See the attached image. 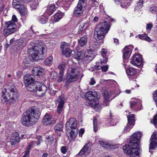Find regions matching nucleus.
Here are the masks:
<instances>
[{
    "mask_svg": "<svg viewBox=\"0 0 157 157\" xmlns=\"http://www.w3.org/2000/svg\"><path fill=\"white\" fill-rule=\"evenodd\" d=\"M150 12L153 14H157V7L154 6H151L149 8Z\"/></svg>",
    "mask_w": 157,
    "mask_h": 157,
    "instance_id": "41",
    "label": "nucleus"
},
{
    "mask_svg": "<svg viewBox=\"0 0 157 157\" xmlns=\"http://www.w3.org/2000/svg\"><path fill=\"white\" fill-rule=\"evenodd\" d=\"M13 7L16 9H19V12L22 16H26L28 12L25 7L24 5H20L18 3L13 2Z\"/></svg>",
    "mask_w": 157,
    "mask_h": 157,
    "instance_id": "15",
    "label": "nucleus"
},
{
    "mask_svg": "<svg viewBox=\"0 0 157 157\" xmlns=\"http://www.w3.org/2000/svg\"><path fill=\"white\" fill-rule=\"evenodd\" d=\"M54 139L51 136H49L46 137V143L47 144V146H50L52 144L53 142Z\"/></svg>",
    "mask_w": 157,
    "mask_h": 157,
    "instance_id": "30",
    "label": "nucleus"
},
{
    "mask_svg": "<svg viewBox=\"0 0 157 157\" xmlns=\"http://www.w3.org/2000/svg\"><path fill=\"white\" fill-rule=\"evenodd\" d=\"M130 103V107L132 108L134 107L136 104V102L135 101H131Z\"/></svg>",
    "mask_w": 157,
    "mask_h": 157,
    "instance_id": "61",
    "label": "nucleus"
},
{
    "mask_svg": "<svg viewBox=\"0 0 157 157\" xmlns=\"http://www.w3.org/2000/svg\"><path fill=\"white\" fill-rule=\"evenodd\" d=\"M60 5L66 10H67L71 4V2L69 0H63L62 2H60Z\"/></svg>",
    "mask_w": 157,
    "mask_h": 157,
    "instance_id": "24",
    "label": "nucleus"
},
{
    "mask_svg": "<svg viewBox=\"0 0 157 157\" xmlns=\"http://www.w3.org/2000/svg\"><path fill=\"white\" fill-rule=\"evenodd\" d=\"M38 82H35L33 84H30L26 86L27 90L30 92H35L37 96L40 97L43 95L47 90V88L45 85H41L38 87L37 84H39Z\"/></svg>",
    "mask_w": 157,
    "mask_h": 157,
    "instance_id": "7",
    "label": "nucleus"
},
{
    "mask_svg": "<svg viewBox=\"0 0 157 157\" xmlns=\"http://www.w3.org/2000/svg\"><path fill=\"white\" fill-rule=\"evenodd\" d=\"M62 52V53L67 57H69L72 53V50L69 48L63 49Z\"/></svg>",
    "mask_w": 157,
    "mask_h": 157,
    "instance_id": "32",
    "label": "nucleus"
},
{
    "mask_svg": "<svg viewBox=\"0 0 157 157\" xmlns=\"http://www.w3.org/2000/svg\"><path fill=\"white\" fill-rule=\"evenodd\" d=\"M75 132H76V130H75L74 131L71 130L69 133V136L72 139H75L76 137V135Z\"/></svg>",
    "mask_w": 157,
    "mask_h": 157,
    "instance_id": "46",
    "label": "nucleus"
},
{
    "mask_svg": "<svg viewBox=\"0 0 157 157\" xmlns=\"http://www.w3.org/2000/svg\"><path fill=\"white\" fill-rule=\"evenodd\" d=\"M35 143V142L33 141L28 146L25 151L30 152V148L33 146V145Z\"/></svg>",
    "mask_w": 157,
    "mask_h": 157,
    "instance_id": "53",
    "label": "nucleus"
},
{
    "mask_svg": "<svg viewBox=\"0 0 157 157\" xmlns=\"http://www.w3.org/2000/svg\"><path fill=\"white\" fill-rule=\"evenodd\" d=\"M153 122L155 125H157V114L154 116Z\"/></svg>",
    "mask_w": 157,
    "mask_h": 157,
    "instance_id": "56",
    "label": "nucleus"
},
{
    "mask_svg": "<svg viewBox=\"0 0 157 157\" xmlns=\"http://www.w3.org/2000/svg\"><path fill=\"white\" fill-rule=\"evenodd\" d=\"M83 53V52H82V51H79L78 52L77 55L78 56L79 58L81 59L83 57V56H85V55H84ZM84 57H85V56H84Z\"/></svg>",
    "mask_w": 157,
    "mask_h": 157,
    "instance_id": "52",
    "label": "nucleus"
},
{
    "mask_svg": "<svg viewBox=\"0 0 157 157\" xmlns=\"http://www.w3.org/2000/svg\"><path fill=\"white\" fill-rule=\"evenodd\" d=\"M66 66V63H62L60 64L58 66V68L60 70V71H62L64 73L65 68Z\"/></svg>",
    "mask_w": 157,
    "mask_h": 157,
    "instance_id": "39",
    "label": "nucleus"
},
{
    "mask_svg": "<svg viewBox=\"0 0 157 157\" xmlns=\"http://www.w3.org/2000/svg\"><path fill=\"white\" fill-rule=\"evenodd\" d=\"M100 43L98 41L94 43L90 42V46L87 50V54L85 56V59L88 61H91L96 55V52Z\"/></svg>",
    "mask_w": 157,
    "mask_h": 157,
    "instance_id": "6",
    "label": "nucleus"
},
{
    "mask_svg": "<svg viewBox=\"0 0 157 157\" xmlns=\"http://www.w3.org/2000/svg\"><path fill=\"white\" fill-rule=\"evenodd\" d=\"M91 146L90 143L86 144L79 153V155L83 157H86L90 152Z\"/></svg>",
    "mask_w": 157,
    "mask_h": 157,
    "instance_id": "12",
    "label": "nucleus"
},
{
    "mask_svg": "<svg viewBox=\"0 0 157 157\" xmlns=\"http://www.w3.org/2000/svg\"><path fill=\"white\" fill-rule=\"evenodd\" d=\"M56 121L52 115L47 113L44 117L42 122L44 124L48 125L55 123Z\"/></svg>",
    "mask_w": 157,
    "mask_h": 157,
    "instance_id": "14",
    "label": "nucleus"
},
{
    "mask_svg": "<svg viewBox=\"0 0 157 157\" xmlns=\"http://www.w3.org/2000/svg\"><path fill=\"white\" fill-rule=\"evenodd\" d=\"M126 71L127 75L130 76L134 75L137 72L136 70L132 67H129L128 69Z\"/></svg>",
    "mask_w": 157,
    "mask_h": 157,
    "instance_id": "26",
    "label": "nucleus"
},
{
    "mask_svg": "<svg viewBox=\"0 0 157 157\" xmlns=\"http://www.w3.org/2000/svg\"><path fill=\"white\" fill-rule=\"evenodd\" d=\"M44 69L40 67H35L32 70V72L35 75L40 76L44 73Z\"/></svg>",
    "mask_w": 157,
    "mask_h": 157,
    "instance_id": "20",
    "label": "nucleus"
},
{
    "mask_svg": "<svg viewBox=\"0 0 157 157\" xmlns=\"http://www.w3.org/2000/svg\"><path fill=\"white\" fill-rule=\"evenodd\" d=\"M89 6L90 7H97L98 5V3L96 0H90L89 1Z\"/></svg>",
    "mask_w": 157,
    "mask_h": 157,
    "instance_id": "35",
    "label": "nucleus"
},
{
    "mask_svg": "<svg viewBox=\"0 0 157 157\" xmlns=\"http://www.w3.org/2000/svg\"><path fill=\"white\" fill-rule=\"evenodd\" d=\"M143 0H139V2L137 3V5L136 6L135 9L138 10L141 8L143 6Z\"/></svg>",
    "mask_w": 157,
    "mask_h": 157,
    "instance_id": "43",
    "label": "nucleus"
},
{
    "mask_svg": "<svg viewBox=\"0 0 157 157\" xmlns=\"http://www.w3.org/2000/svg\"><path fill=\"white\" fill-rule=\"evenodd\" d=\"M79 73L78 70L75 68H72L70 71L67 72V80L65 86L67 87L71 82L77 81L79 77Z\"/></svg>",
    "mask_w": 157,
    "mask_h": 157,
    "instance_id": "8",
    "label": "nucleus"
},
{
    "mask_svg": "<svg viewBox=\"0 0 157 157\" xmlns=\"http://www.w3.org/2000/svg\"><path fill=\"white\" fill-rule=\"evenodd\" d=\"M63 108L57 107V112L59 114L61 113L62 111Z\"/></svg>",
    "mask_w": 157,
    "mask_h": 157,
    "instance_id": "62",
    "label": "nucleus"
},
{
    "mask_svg": "<svg viewBox=\"0 0 157 157\" xmlns=\"http://www.w3.org/2000/svg\"><path fill=\"white\" fill-rule=\"evenodd\" d=\"M63 15L59 13H56L53 16H52L50 19L51 23H53L59 21L62 18Z\"/></svg>",
    "mask_w": 157,
    "mask_h": 157,
    "instance_id": "21",
    "label": "nucleus"
},
{
    "mask_svg": "<svg viewBox=\"0 0 157 157\" xmlns=\"http://www.w3.org/2000/svg\"><path fill=\"white\" fill-rule=\"evenodd\" d=\"M99 93L95 91H89L84 95L87 100L85 102V104L88 106L95 108L98 105L99 101L97 98L98 97Z\"/></svg>",
    "mask_w": 157,
    "mask_h": 157,
    "instance_id": "5",
    "label": "nucleus"
},
{
    "mask_svg": "<svg viewBox=\"0 0 157 157\" xmlns=\"http://www.w3.org/2000/svg\"><path fill=\"white\" fill-rule=\"evenodd\" d=\"M85 24H86L85 23H82L80 24L78 30V33H80L83 31V28L85 25Z\"/></svg>",
    "mask_w": 157,
    "mask_h": 157,
    "instance_id": "49",
    "label": "nucleus"
},
{
    "mask_svg": "<svg viewBox=\"0 0 157 157\" xmlns=\"http://www.w3.org/2000/svg\"><path fill=\"white\" fill-rule=\"evenodd\" d=\"M18 4L20 5H24L23 4L24 1L23 0H13V2Z\"/></svg>",
    "mask_w": 157,
    "mask_h": 157,
    "instance_id": "54",
    "label": "nucleus"
},
{
    "mask_svg": "<svg viewBox=\"0 0 157 157\" xmlns=\"http://www.w3.org/2000/svg\"><path fill=\"white\" fill-rule=\"evenodd\" d=\"M77 122L76 120L74 118H70L68 121H67L66 123L65 127L67 129H74L76 130V132H77Z\"/></svg>",
    "mask_w": 157,
    "mask_h": 157,
    "instance_id": "10",
    "label": "nucleus"
},
{
    "mask_svg": "<svg viewBox=\"0 0 157 157\" xmlns=\"http://www.w3.org/2000/svg\"><path fill=\"white\" fill-rule=\"evenodd\" d=\"M84 131L83 129L81 128L80 129L79 131V136L80 137H82L84 134Z\"/></svg>",
    "mask_w": 157,
    "mask_h": 157,
    "instance_id": "59",
    "label": "nucleus"
},
{
    "mask_svg": "<svg viewBox=\"0 0 157 157\" xmlns=\"http://www.w3.org/2000/svg\"><path fill=\"white\" fill-rule=\"evenodd\" d=\"M129 5V3L127 2H122L121 4V6L123 8H125L128 7Z\"/></svg>",
    "mask_w": 157,
    "mask_h": 157,
    "instance_id": "50",
    "label": "nucleus"
},
{
    "mask_svg": "<svg viewBox=\"0 0 157 157\" xmlns=\"http://www.w3.org/2000/svg\"><path fill=\"white\" fill-rule=\"evenodd\" d=\"M157 147V134L154 132L152 135L151 142L149 144V149H153Z\"/></svg>",
    "mask_w": 157,
    "mask_h": 157,
    "instance_id": "16",
    "label": "nucleus"
},
{
    "mask_svg": "<svg viewBox=\"0 0 157 157\" xmlns=\"http://www.w3.org/2000/svg\"><path fill=\"white\" fill-rule=\"evenodd\" d=\"M61 151L63 154H65L67 151L66 148L65 146H63L61 148Z\"/></svg>",
    "mask_w": 157,
    "mask_h": 157,
    "instance_id": "57",
    "label": "nucleus"
},
{
    "mask_svg": "<svg viewBox=\"0 0 157 157\" xmlns=\"http://www.w3.org/2000/svg\"><path fill=\"white\" fill-rule=\"evenodd\" d=\"M99 143L100 145L104 148L108 150H110L112 147V145H111L107 142H104L103 141H99Z\"/></svg>",
    "mask_w": 157,
    "mask_h": 157,
    "instance_id": "27",
    "label": "nucleus"
},
{
    "mask_svg": "<svg viewBox=\"0 0 157 157\" xmlns=\"http://www.w3.org/2000/svg\"><path fill=\"white\" fill-rule=\"evenodd\" d=\"M87 42L86 40H78V45L82 47L86 45Z\"/></svg>",
    "mask_w": 157,
    "mask_h": 157,
    "instance_id": "40",
    "label": "nucleus"
},
{
    "mask_svg": "<svg viewBox=\"0 0 157 157\" xmlns=\"http://www.w3.org/2000/svg\"><path fill=\"white\" fill-rule=\"evenodd\" d=\"M110 23L104 21L97 25L95 29L94 37L95 39L104 38L105 34L110 29Z\"/></svg>",
    "mask_w": 157,
    "mask_h": 157,
    "instance_id": "4",
    "label": "nucleus"
},
{
    "mask_svg": "<svg viewBox=\"0 0 157 157\" xmlns=\"http://www.w3.org/2000/svg\"><path fill=\"white\" fill-rule=\"evenodd\" d=\"M142 134L139 132L131 136L128 144L123 147L124 153L131 157H138L140 154L139 141Z\"/></svg>",
    "mask_w": 157,
    "mask_h": 157,
    "instance_id": "1",
    "label": "nucleus"
},
{
    "mask_svg": "<svg viewBox=\"0 0 157 157\" xmlns=\"http://www.w3.org/2000/svg\"><path fill=\"white\" fill-rule=\"evenodd\" d=\"M2 94L1 100L2 103H4L11 100L10 94L7 92V89L5 86H4L2 89Z\"/></svg>",
    "mask_w": 157,
    "mask_h": 157,
    "instance_id": "13",
    "label": "nucleus"
},
{
    "mask_svg": "<svg viewBox=\"0 0 157 157\" xmlns=\"http://www.w3.org/2000/svg\"><path fill=\"white\" fill-rule=\"evenodd\" d=\"M25 154L22 157H29V152L25 151Z\"/></svg>",
    "mask_w": 157,
    "mask_h": 157,
    "instance_id": "63",
    "label": "nucleus"
},
{
    "mask_svg": "<svg viewBox=\"0 0 157 157\" xmlns=\"http://www.w3.org/2000/svg\"><path fill=\"white\" fill-rule=\"evenodd\" d=\"M134 125L133 124H131L128 123L122 132V133L124 134L130 131Z\"/></svg>",
    "mask_w": 157,
    "mask_h": 157,
    "instance_id": "25",
    "label": "nucleus"
},
{
    "mask_svg": "<svg viewBox=\"0 0 157 157\" xmlns=\"http://www.w3.org/2000/svg\"><path fill=\"white\" fill-rule=\"evenodd\" d=\"M142 56L140 54H135L131 59L130 62L133 65L139 67L142 65Z\"/></svg>",
    "mask_w": 157,
    "mask_h": 157,
    "instance_id": "9",
    "label": "nucleus"
},
{
    "mask_svg": "<svg viewBox=\"0 0 157 157\" xmlns=\"http://www.w3.org/2000/svg\"><path fill=\"white\" fill-rule=\"evenodd\" d=\"M56 7L54 4H52L49 5L45 11V13H47L49 16L52 15L56 10Z\"/></svg>",
    "mask_w": 157,
    "mask_h": 157,
    "instance_id": "23",
    "label": "nucleus"
},
{
    "mask_svg": "<svg viewBox=\"0 0 157 157\" xmlns=\"http://www.w3.org/2000/svg\"><path fill=\"white\" fill-rule=\"evenodd\" d=\"M129 47H131L132 49L133 48V46L131 45L128 46V48L127 46H126L122 50V52L123 54V57L125 59L128 58L132 53V50L129 48Z\"/></svg>",
    "mask_w": 157,
    "mask_h": 157,
    "instance_id": "17",
    "label": "nucleus"
},
{
    "mask_svg": "<svg viewBox=\"0 0 157 157\" xmlns=\"http://www.w3.org/2000/svg\"><path fill=\"white\" fill-rule=\"evenodd\" d=\"M101 68L103 71L106 72L108 70V67L107 65H106L102 67H101Z\"/></svg>",
    "mask_w": 157,
    "mask_h": 157,
    "instance_id": "58",
    "label": "nucleus"
},
{
    "mask_svg": "<svg viewBox=\"0 0 157 157\" xmlns=\"http://www.w3.org/2000/svg\"><path fill=\"white\" fill-rule=\"evenodd\" d=\"M64 73L62 71H59L57 79L58 82H60L64 80L65 78L64 76Z\"/></svg>",
    "mask_w": 157,
    "mask_h": 157,
    "instance_id": "33",
    "label": "nucleus"
},
{
    "mask_svg": "<svg viewBox=\"0 0 157 157\" xmlns=\"http://www.w3.org/2000/svg\"><path fill=\"white\" fill-rule=\"evenodd\" d=\"M83 11L74 10L73 11V14L75 16L79 17L82 15L83 13Z\"/></svg>",
    "mask_w": 157,
    "mask_h": 157,
    "instance_id": "42",
    "label": "nucleus"
},
{
    "mask_svg": "<svg viewBox=\"0 0 157 157\" xmlns=\"http://www.w3.org/2000/svg\"><path fill=\"white\" fill-rule=\"evenodd\" d=\"M94 130V132H96L98 130L97 120L96 119H94L93 121Z\"/></svg>",
    "mask_w": 157,
    "mask_h": 157,
    "instance_id": "48",
    "label": "nucleus"
},
{
    "mask_svg": "<svg viewBox=\"0 0 157 157\" xmlns=\"http://www.w3.org/2000/svg\"><path fill=\"white\" fill-rule=\"evenodd\" d=\"M153 27V25L151 23H150L147 24L146 29L147 30H151Z\"/></svg>",
    "mask_w": 157,
    "mask_h": 157,
    "instance_id": "55",
    "label": "nucleus"
},
{
    "mask_svg": "<svg viewBox=\"0 0 157 157\" xmlns=\"http://www.w3.org/2000/svg\"><path fill=\"white\" fill-rule=\"evenodd\" d=\"M139 38L140 39H150V38L147 36V35L146 34H139L137 36H136V38Z\"/></svg>",
    "mask_w": 157,
    "mask_h": 157,
    "instance_id": "38",
    "label": "nucleus"
},
{
    "mask_svg": "<svg viewBox=\"0 0 157 157\" xmlns=\"http://www.w3.org/2000/svg\"><path fill=\"white\" fill-rule=\"evenodd\" d=\"M40 116V109L37 107L32 106L24 113L21 118V123L25 126L33 125L37 121Z\"/></svg>",
    "mask_w": 157,
    "mask_h": 157,
    "instance_id": "2",
    "label": "nucleus"
},
{
    "mask_svg": "<svg viewBox=\"0 0 157 157\" xmlns=\"http://www.w3.org/2000/svg\"><path fill=\"white\" fill-rule=\"evenodd\" d=\"M69 46V44L65 42H63L61 44V51L63 50H64L68 48H67Z\"/></svg>",
    "mask_w": 157,
    "mask_h": 157,
    "instance_id": "45",
    "label": "nucleus"
},
{
    "mask_svg": "<svg viewBox=\"0 0 157 157\" xmlns=\"http://www.w3.org/2000/svg\"><path fill=\"white\" fill-rule=\"evenodd\" d=\"M53 60V57L50 56L47 58L44 61V64L46 65H49L51 64Z\"/></svg>",
    "mask_w": 157,
    "mask_h": 157,
    "instance_id": "34",
    "label": "nucleus"
},
{
    "mask_svg": "<svg viewBox=\"0 0 157 157\" xmlns=\"http://www.w3.org/2000/svg\"><path fill=\"white\" fill-rule=\"evenodd\" d=\"M95 83V81L94 78H92L90 82V84L93 85Z\"/></svg>",
    "mask_w": 157,
    "mask_h": 157,
    "instance_id": "64",
    "label": "nucleus"
},
{
    "mask_svg": "<svg viewBox=\"0 0 157 157\" xmlns=\"http://www.w3.org/2000/svg\"><path fill=\"white\" fill-rule=\"evenodd\" d=\"M48 18L45 15L41 16L39 18V22L42 24H45L48 21Z\"/></svg>",
    "mask_w": 157,
    "mask_h": 157,
    "instance_id": "28",
    "label": "nucleus"
},
{
    "mask_svg": "<svg viewBox=\"0 0 157 157\" xmlns=\"http://www.w3.org/2000/svg\"><path fill=\"white\" fill-rule=\"evenodd\" d=\"M28 52L32 59L35 61L43 59L46 55L44 47L39 44H36L33 47L30 48L28 50Z\"/></svg>",
    "mask_w": 157,
    "mask_h": 157,
    "instance_id": "3",
    "label": "nucleus"
},
{
    "mask_svg": "<svg viewBox=\"0 0 157 157\" xmlns=\"http://www.w3.org/2000/svg\"><path fill=\"white\" fill-rule=\"evenodd\" d=\"M11 96H12L11 97V100H12V101L13 100H17L18 98V94L17 93H12L10 94Z\"/></svg>",
    "mask_w": 157,
    "mask_h": 157,
    "instance_id": "44",
    "label": "nucleus"
},
{
    "mask_svg": "<svg viewBox=\"0 0 157 157\" xmlns=\"http://www.w3.org/2000/svg\"><path fill=\"white\" fill-rule=\"evenodd\" d=\"M128 123L131 124H135V117L133 114L129 113L128 116H127Z\"/></svg>",
    "mask_w": 157,
    "mask_h": 157,
    "instance_id": "29",
    "label": "nucleus"
},
{
    "mask_svg": "<svg viewBox=\"0 0 157 157\" xmlns=\"http://www.w3.org/2000/svg\"><path fill=\"white\" fill-rule=\"evenodd\" d=\"M107 52V50L106 49L103 48L101 49V54L103 58L106 57V53Z\"/></svg>",
    "mask_w": 157,
    "mask_h": 157,
    "instance_id": "51",
    "label": "nucleus"
},
{
    "mask_svg": "<svg viewBox=\"0 0 157 157\" xmlns=\"http://www.w3.org/2000/svg\"><path fill=\"white\" fill-rule=\"evenodd\" d=\"M5 26L6 28V31L8 35L13 33L16 29V26L15 24L11 21L6 23Z\"/></svg>",
    "mask_w": 157,
    "mask_h": 157,
    "instance_id": "11",
    "label": "nucleus"
},
{
    "mask_svg": "<svg viewBox=\"0 0 157 157\" xmlns=\"http://www.w3.org/2000/svg\"><path fill=\"white\" fill-rule=\"evenodd\" d=\"M20 141L19 136L17 132H14L12 134L10 140V142L12 145H14L18 143Z\"/></svg>",
    "mask_w": 157,
    "mask_h": 157,
    "instance_id": "19",
    "label": "nucleus"
},
{
    "mask_svg": "<svg viewBox=\"0 0 157 157\" xmlns=\"http://www.w3.org/2000/svg\"><path fill=\"white\" fill-rule=\"evenodd\" d=\"M65 98H64L63 96H61L59 97V104L58 106V107H63V105L64 104V100Z\"/></svg>",
    "mask_w": 157,
    "mask_h": 157,
    "instance_id": "37",
    "label": "nucleus"
},
{
    "mask_svg": "<svg viewBox=\"0 0 157 157\" xmlns=\"http://www.w3.org/2000/svg\"><path fill=\"white\" fill-rule=\"evenodd\" d=\"M110 96H111L107 92H105L104 94V100L105 101L109 100Z\"/></svg>",
    "mask_w": 157,
    "mask_h": 157,
    "instance_id": "47",
    "label": "nucleus"
},
{
    "mask_svg": "<svg viewBox=\"0 0 157 157\" xmlns=\"http://www.w3.org/2000/svg\"><path fill=\"white\" fill-rule=\"evenodd\" d=\"M63 128L62 123L60 122L56 125L55 127V130L56 132L61 131L63 130Z\"/></svg>",
    "mask_w": 157,
    "mask_h": 157,
    "instance_id": "36",
    "label": "nucleus"
},
{
    "mask_svg": "<svg viewBox=\"0 0 157 157\" xmlns=\"http://www.w3.org/2000/svg\"><path fill=\"white\" fill-rule=\"evenodd\" d=\"M86 5V4L85 0H79L77 6L74 10L83 11Z\"/></svg>",
    "mask_w": 157,
    "mask_h": 157,
    "instance_id": "22",
    "label": "nucleus"
},
{
    "mask_svg": "<svg viewBox=\"0 0 157 157\" xmlns=\"http://www.w3.org/2000/svg\"><path fill=\"white\" fill-rule=\"evenodd\" d=\"M12 20L14 22L17 21V19L16 16L15 15H13L12 16Z\"/></svg>",
    "mask_w": 157,
    "mask_h": 157,
    "instance_id": "60",
    "label": "nucleus"
},
{
    "mask_svg": "<svg viewBox=\"0 0 157 157\" xmlns=\"http://www.w3.org/2000/svg\"><path fill=\"white\" fill-rule=\"evenodd\" d=\"M24 79V83L26 87L30 84H33L35 82L34 81L32 76L29 74H26L25 76Z\"/></svg>",
    "mask_w": 157,
    "mask_h": 157,
    "instance_id": "18",
    "label": "nucleus"
},
{
    "mask_svg": "<svg viewBox=\"0 0 157 157\" xmlns=\"http://www.w3.org/2000/svg\"><path fill=\"white\" fill-rule=\"evenodd\" d=\"M30 5L31 8L32 9H36L38 5L37 0H32L30 2Z\"/></svg>",
    "mask_w": 157,
    "mask_h": 157,
    "instance_id": "31",
    "label": "nucleus"
}]
</instances>
